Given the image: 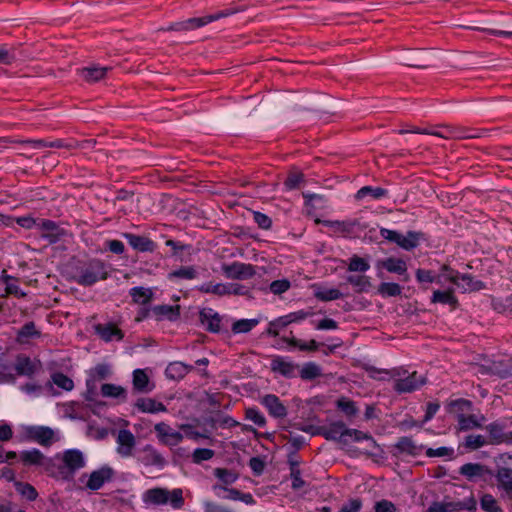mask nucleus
<instances>
[{
	"mask_svg": "<svg viewBox=\"0 0 512 512\" xmlns=\"http://www.w3.org/2000/svg\"><path fill=\"white\" fill-rule=\"evenodd\" d=\"M260 403L267 409L270 416L274 418H284L287 416V408L281 402L278 396L266 394L260 398Z\"/></svg>",
	"mask_w": 512,
	"mask_h": 512,
	"instance_id": "16",
	"label": "nucleus"
},
{
	"mask_svg": "<svg viewBox=\"0 0 512 512\" xmlns=\"http://www.w3.org/2000/svg\"><path fill=\"white\" fill-rule=\"evenodd\" d=\"M370 268V264L357 255H354L349 260L348 271L350 272H366Z\"/></svg>",
	"mask_w": 512,
	"mask_h": 512,
	"instance_id": "53",
	"label": "nucleus"
},
{
	"mask_svg": "<svg viewBox=\"0 0 512 512\" xmlns=\"http://www.w3.org/2000/svg\"><path fill=\"white\" fill-rule=\"evenodd\" d=\"M199 319L208 332L219 333L221 331L222 318L212 308H203L199 312Z\"/></svg>",
	"mask_w": 512,
	"mask_h": 512,
	"instance_id": "18",
	"label": "nucleus"
},
{
	"mask_svg": "<svg viewBox=\"0 0 512 512\" xmlns=\"http://www.w3.org/2000/svg\"><path fill=\"white\" fill-rule=\"evenodd\" d=\"M314 296L323 302L337 300L343 297V294L336 288H325L322 286L314 287Z\"/></svg>",
	"mask_w": 512,
	"mask_h": 512,
	"instance_id": "35",
	"label": "nucleus"
},
{
	"mask_svg": "<svg viewBox=\"0 0 512 512\" xmlns=\"http://www.w3.org/2000/svg\"><path fill=\"white\" fill-rule=\"evenodd\" d=\"M362 508V500L359 498L350 499L342 506L339 512H359Z\"/></svg>",
	"mask_w": 512,
	"mask_h": 512,
	"instance_id": "64",
	"label": "nucleus"
},
{
	"mask_svg": "<svg viewBox=\"0 0 512 512\" xmlns=\"http://www.w3.org/2000/svg\"><path fill=\"white\" fill-rule=\"evenodd\" d=\"M321 376V368L314 362L304 364L300 370V377L303 380H313Z\"/></svg>",
	"mask_w": 512,
	"mask_h": 512,
	"instance_id": "51",
	"label": "nucleus"
},
{
	"mask_svg": "<svg viewBox=\"0 0 512 512\" xmlns=\"http://www.w3.org/2000/svg\"><path fill=\"white\" fill-rule=\"evenodd\" d=\"M101 394L103 397L120 399L122 401L127 396L125 388L111 383H105L101 386Z\"/></svg>",
	"mask_w": 512,
	"mask_h": 512,
	"instance_id": "36",
	"label": "nucleus"
},
{
	"mask_svg": "<svg viewBox=\"0 0 512 512\" xmlns=\"http://www.w3.org/2000/svg\"><path fill=\"white\" fill-rule=\"evenodd\" d=\"M325 226H328L335 233L347 234L351 233L356 226L359 225L357 220H346V221H330V220H318Z\"/></svg>",
	"mask_w": 512,
	"mask_h": 512,
	"instance_id": "31",
	"label": "nucleus"
},
{
	"mask_svg": "<svg viewBox=\"0 0 512 512\" xmlns=\"http://www.w3.org/2000/svg\"><path fill=\"white\" fill-rule=\"evenodd\" d=\"M511 361L510 360H501V361H494L492 362L488 369L489 372L492 375L498 376L502 379H508L509 373L508 370L510 369Z\"/></svg>",
	"mask_w": 512,
	"mask_h": 512,
	"instance_id": "42",
	"label": "nucleus"
},
{
	"mask_svg": "<svg viewBox=\"0 0 512 512\" xmlns=\"http://www.w3.org/2000/svg\"><path fill=\"white\" fill-rule=\"evenodd\" d=\"M448 280L462 289L463 292L479 291L485 288V284L482 281L474 279L470 274L452 272V274L448 276Z\"/></svg>",
	"mask_w": 512,
	"mask_h": 512,
	"instance_id": "8",
	"label": "nucleus"
},
{
	"mask_svg": "<svg viewBox=\"0 0 512 512\" xmlns=\"http://www.w3.org/2000/svg\"><path fill=\"white\" fill-rule=\"evenodd\" d=\"M496 480L498 488L503 491H509L512 489V468L507 466H501L497 468Z\"/></svg>",
	"mask_w": 512,
	"mask_h": 512,
	"instance_id": "33",
	"label": "nucleus"
},
{
	"mask_svg": "<svg viewBox=\"0 0 512 512\" xmlns=\"http://www.w3.org/2000/svg\"><path fill=\"white\" fill-rule=\"evenodd\" d=\"M40 367L41 364L39 362L31 360L25 355H19L16 358L14 370L18 375L31 377L40 369Z\"/></svg>",
	"mask_w": 512,
	"mask_h": 512,
	"instance_id": "24",
	"label": "nucleus"
},
{
	"mask_svg": "<svg viewBox=\"0 0 512 512\" xmlns=\"http://www.w3.org/2000/svg\"><path fill=\"white\" fill-rule=\"evenodd\" d=\"M19 53L16 48H8L6 45L0 46V63L11 64L12 62L23 61L18 57Z\"/></svg>",
	"mask_w": 512,
	"mask_h": 512,
	"instance_id": "50",
	"label": "nucleus"
},
{
	"mask_svg": "<svg viewBox=\"0 0 512 512\" xmlns=\"http://www.w3.org/2000/svg\"><path fill=\"white\" fill-rule=\"evenodd\" d=\"M259 323L258 319H240L232 324L234 334L248 333Z\"/></svg>",
	"mask_w": 512,
	"mask_h": 512,
	"instance_id": "47",
	"label": "nucleus"
},
{
	"mask_svg": "<svg viewBox=\"0 0 512 512\" xmlns=\"http://www.w3.org/2000/svg\"><path fill=\"white\" fill-rule=\"evenodd\" d=\"M226 13H217L213 15H207L203 17H193L183 21L175 22L170 24L165 31H188L196 28H200L212 21L218 20L223 16H226Z\"/></svg>",
	"mask_w": 512,
	"mask_h": 512,
	"instance_id": "4",
	"label": "nucleus"
},
{
	"mask_svg": "<svg viewBox=\"0 0 512 512\" xmlns=\"http://www.w3.org/2000/svg\"><path fill=\"white\" fill-rule=\"evenodd\" d=\"M20 459L26 466H44L46 470L52 465L51 459H47L45 455L36 448L22 451L20 453Z\"/></svg>",
	"mask_w": 512,
	"mask_h": 512,
	"instance_id": "19",
	"label": "nucleus"
},
{
	"mask_svg": "<svg viewBox=\"0 0 512 512\" xmlns=\"http://www.w3.org/2000/svg\"><path fill=\"white\" fill-rule=\"evenodd\" d=\"M246 419L252 421L259 427H263L266 424V418L264 415L256 408H247L245 411Z\"/></svg>",
	"mask_w": 512,
	"mask_h": 512,
	"instance_id": "61",
	"label": "nucleus"
},
{
	"mask_svg": "<svg viewBox=\"0 0 512 512\" xmlns=\"http://www.w3.org/2000/svg\"><path fill=\"white\" fill-rule=\"evenodd\" d=\"M215 452L208 448H197L194 450L192 458L194 463L210 460L214 457Z\"/></svg>",
	"mask_w": 512,
	"mask_h": 512,
	"instance_id": "62",
	"label": "nucleus"
},
{
	"mask_svg": "<svg viewBox=\"0 0 512 512\" xmlns=\"http://www.w3.org/2000/svg\"><path fill=\"white\" fill-rule=\"evenodd\" d=\"M380 265L390 273L405 275L404 281L409 280L406 262L399 258L389 257L380 262Z\"/></svg>",
	"mask_w": 512,
	"mask_h": 512,
	"instance_id": "28",
	"label": "nucleus"
},
{
	"mask_svg": "<svg viewBox=\"0 0 512 512\" xmlns=\"http://www.w3.org/2000/svg\"><path fill=\"white\" fill-rule=\"evenodd\" d=\"M198 277L197 269L194 266H181L168 274V279L193 280Z\"/></svg>",
	"mask_w": 512,
	"mask_h": 512,
	"instance_id": "40",
	"label": "nucleus"
},
{
	"mask_svg": "<svg viewBox=\"0 0 512 512\" xmlns=\"http://www.w3.org/2000/svg\"><path fill=\"white\" fill-rule=\"evenodd\" d=\"M472 407V403L466 399H456L452 400L448 404V411L450 413H455L457 416L459 413L464 414V412L469 411Z\"/></svg>",
	"mask_w": 512,
	"mask_h": 512,
	"instance_id": "52",
	"label": "nucleus"
},
{
	"mask_svg": "<svg viewBox=\"0 0 512 512\" xmlns=\"http://www.w3.org/2000/svg\"><path fill=\"white\" fill-rule=\"evenodd\" d=\"M38 229L41 231L42 238L50 244L58 242L64 235L65 230L60 228L54 221L42 219L38 222Z\"/></svg>",
	"mask_w": 512,
	"mask_h": 512,
	"instance_id": "13",
	"label": "nucleus"
},
{
	"mask_svg": "<svg viewBox=\"0 0 512 512\" xmlns=\"http://www.w3.org/2000/svg\"><path fill=\"white\" fill-rule=\"evenodd\" d=\"M108 70L107 66H83L77 69V74L87 82H95L102 79Z\"/></svg>",
	"mask_w": 512,
	"mask_h": 512,
	"instance_id": "26",
	"label": "nucleus"
},
{
	"mask_svg": "<svg viewBox=\"0 0 512 512\" xmlns=\"http://www.w3.org/2000/svg\"><path fill=\"white\" fill-rule=\"evenodd\" d=\"M143 500L152 505L170 504L174 509H181L184 505L183 492L179 488L172 491L165 488L149 489L144 493Z\"/></svg>",
	"mask_w": 512,
	"mask_h": 512,
	"instance_id": "2",
	"label": "nucleus"
},
{
	"mask_svg": "<svg viewBox=\"0 0 512 512\" xmlns=\"http://www.w3.org/2000/svg\"><path fill=\"white\" fill-rule=\"evenodd\" d=\"M130 296L133 302L137 304H147L151 301L153 292L149 288L133 287L130 290Z\"/></svg>",
	"mask_w": 512,
	"mask_h": 512,
	"instance_id": "43",
	"label": "nucleus"
},
{
	"mask_svg": "<svg viewBox=\"0 0 512 512\" xmlns=\"http://www.w3.org/2000/svg\"><path fill=\"white\" fill-rule=\"evenodd\" d=\"M135 407L143 413H158L167 410L162 402H158L152 398H139L135 403Z\"/></svg>",
	"mask_w": 512,
	"mask_h": 512,
	"instance_id": "29",
	"label": "nucleus"
},
{
	"mask_svg": "<svg viewBox=\"0 0 512 512\" xmlns=\"http://www.w3.org/2000/svg\"><path fill=\"white\" fill-rule=\"evenodd\" d=\"M346 433H347V439L348 440L352 439L355 442H360V441H363V440H367V441H369L371 443L372 447L376 446V441L374 440V438L369 433H365L363 431H360V430H357V429H351V428H348Z\"/></svg>",
	"mask_w": 512,
	"mask_h": 512,
	"instance_id": "56",
	"label": "nucleus"
},
{
	"mask_svg": "<svg viewBox=\"0 0 512 512\" xmlns=\"http://www.w3.org/2000/svg\"><path fill=\"white\" fill-rule=\"evenodd\" d=\"M347 429L348 428L344 422L336 421L328 426L319 427L317 431L313 432V434L321 435L329 441H337L341 444L347 445L349 443L346 433Z\"/></svg>",
	"mask_w": 512,
	"mask_h": 512,
	"instance_id": "6",
	"label": "nucleus"
},
{
	"mask_svg": "<svg viewBox=\"0 0 512 512\" xmlns=\"http://www.w3.org/2000/svg\"><path fill=\"white\" fill-rule=\"evenodd\" d=\"M18 339L22 341L23 339L40 337L41 333L36 329L34 322H28L21 327L18 331Z\"/></svg>",
	"mask_w": 512,
	"mask_h": 512,
	"instance_id": "55",
	"label": "nucleus"
},
{
	"mask_svg": "<svg viewBox=\"0 0 512 512\" xmlns=\"http://www.w3.org/2000/svg\"><path fill=\"white\" fill-rule=\"evenodd\" d=\"M15 485L17 491L28 500L33 501L37 498L38 493L31 484L17 482Z\"/></svg>",
	"mask_w": 512,
	"mask_h": 512,
	"instance_id": "60",
	"label": "nucleus"
},
{
	"mask_svg": "<svg viewBox=\"0 0 512 512\" xmlns=\"http://www.w3.org/2000/svg\"><path fill=\"white\" fill-rule=\"evenodd\" d=\"M123 237L128 241L129 245L138 252H154L156 250V243L146 236L124 233Z\"/></svg>",
	"mask_w": 512,
	"mask_h": 512,
	"instance_id": "22",
	"label": "nucleus"
},
{
	"mask_svg": "<svg viewBox=\"0 0 512 512\" xmlns=\"http://www.w3.org/2000/svg\"><path fill=\"white\" fill-rule=\"evenodd\" d=\"M346 280L355 288L357 293L367 292L371 287L370 279L365 275H349Z\"/></svg>",
	"mask_w": 512,
	"mask_h": 512,
	"instance_id": "41",
	"label": "nucleus"
},
{
	"mask_svg": "<svg viewBox=\"0 0 512 512\" xmlns=\"http://www.w3.org/2000/svg\"><path fill=\"white\" fill-rule=\"evenodd\" d=\"M133 387L135 390L143 393L151 392L154 385L150 383L149 377L142 369H136L133 372Z\"/></svg>",
	"mask_w": 512,
	"mask_h": 512,
	"instance_id": "30",
	"label": "nucleus"
},
{
	"mask_svg": "<svg viewBox=\"0 0 512 512\" xmlns=\"http://www.w3.org/2000/svg\"><path fill=\"white\" fill-rule=\"evenodd\" d=\"M387 195V190L381 187L364 186L359 189L356 193V198L361 200L367 196H371L373 199H380Z\"/></svg>",
	"mask_w": 512,
	"mask_h": 512,
	"instance_id": "45",
	"label": "nucleus"
},
{
	"mask_svg": "<svg viewBox=\"0 0 512 512\" xmlns=\"http://www.w3.org/2000/svg\"><path fill=\"white\" fill-rule=\"evenodd\" d=\"M198 290L202 293H210L218 296H224L232 293L230 285H226L223 283H204L198 287Z\"/></svg>",
	"mask_w": 512,
	"mask_h": 512,
	"instance_id": "37",
	"label": "nucleus"
},
{
	"mask_svg": "<svg viewBox=\"0 0 512 512\" xmlns=\"http://www.w3.org/2000/svg\"><path fill=\"white\" fill-rule=\"evenodd\" d=\"M462 445L470 451L480 449L484 446H488L489 443L486 436L481 434H470L464 438Z\"/></svg>",
	"mask_w": 512,
	"mask_h": 512,
	"instance_id": "38",
	"label": "nucleus"
},
{
	"mask_svg": "<svg viewBox=\"0 0 512 512\" xmlns=\"http://www.w3.org/2000/svg\"><path fill=\"white\" fill-rule=\"evenodd\" d=\"M480 507L485 512H503L497 499L491 494H483L480 497Z\"/></svg>",
	"mask_w": 512,
	"mask_h": 512,
	"instance_id": "46",
	"label": "nucleus"
},
{
	"mask_svg": "<svg viewBox=\"0 0 512 512\" xmlns=\"http://www.w3.org/2000/svg\"><path fill=\"white\" fill-rule=\"evenodd\" d=\"M52 381L59 388L71 391L74 387L73 380L63 373H55L52 375Z\"/></svg>",
	"mask_w": 512,
	"mask_h": 512,
	"instance_id": "59",
	"label": "nucleus"
},
{
	"mask_svg": "<svg viewBox=\"0 0 512 512\" xmlns=\"http://www.w3.org/2000/svg\"><path fill=\"white\" fill-rule=\"evenodd\" d=\"M156 315L166 317L168 320H176L179 316V306L159 305L153 308Z\"/></svg>",
	"mask_w": 512,
	"mask_h": 512,
	"instance_id": "49",
	"label": "nucleus"
},
{
	"mask_svg": "<svg viewBox=\"0 0 512 512\" xmlns=\"http://www.w3.org/2000/svg\"><path fill=\"white\" fill-rule=\"evenodd\" d=\"M26 440L35 442L43 447H50L59 440L57 433L48 426L31 425L24 428Z\"/></svg>",
	"mask_w": 512,
	"mask_h": 512,
	"instance_id": "3",
	"label": "nucleus"
},
{
	"mask_svg": "<svg viewBox=\"0 0 512 512\" xmlns=\"http://www.w3.org/2000/svg\"><path fill=\"white\" fill-rule=\"evenodd\" d=\"M303 180L304 175L301 172H291L284 181V185L288 190L296 189Z\"/></svg>",
	"mask_w": 512,
	"mask_h": 512,
	"instance_id": "63",
	"label": "nucleus"
},
{
	"mask_svg": "<svg viewBox=\"0 0 512 512\" xmlns=\"http://www.w3.org/2000/svg\"><path fill=\"white\" fill-rule=\"evenodd\" d=\"M395 447L400 452H405L410 455H416L417 454V446L414 443V441L410 437H401L399 438L398 442L396 443Z\"/></svg>",
	"mask_w": 512,
	"mask_h": 512,
	"instance_id": "54",
	"label": "nucleus"
},
{
	"mask_svg": "<svg viewBox=\"0 0 512 512\" xmlns=\"http://www.w3.org/2000/svg\"><path fill=\"white\" fill-rule=\"evenodd\" d=\"M336 407L348 417H354L359 412L356 403L347 397L339 398L336 401Z\"/></svg>",
	"mask_w": 512,
	"mask_h": 512,
	"instance_id": "44",
	"label": "nucleus"
},
{
	"mask_svg": "<svg viewBox=\"0 0 512 512\" xmlns=\"http://www.w3.org/2000/svg\"><path fill=\"white\" fill-rule=\"evenodd\" d=\"M270 368L275 373H279L286 378H292L295 376L298 365L282 356H274L271 360Z\"/></svg>",
	"mask_w": 512,
	"mask_h": 512,
	"instance_id": "23",
	"label": "nucleus"
},
{
	"mask_svg": "<svg viewBox=\"0 0 512 512\" xmlns=\"http://www.w3.org/2000/svg\"><path fill=\"white\" fill-rule=\"evenodd\" d=\"M192 370V365H187L180 361H174L169 363L166 367L165 375L171 380H181Z\"/></svg>",
	"mask_w": 512,
	"mask_h": 512,
	"instance_id": "27",
	"label": "nucleus"
},
{
	"mask_svg": "<svg viewBox=\"0 0 512 512\" xmlns=\"http://www.w3.org/2000/svg\"><path fill=\"white\" fill-rule=\"evenodd\" d=\"M471 505L467 506L464 502L457 501V502H443L445 506V510L447 512H459L461 510H475L476 509V501L471 498L470 500Z\"/></svg>",
	"mask_w": 512,
	"mask_h": 512,
	"instance_id": "58",
	"label": "nucleus"
},
{
	"mask_svg": "<svg viewBox=\"0 0 512 512\" xmlns=\"http://www.w3.org/2000/svg\"><path fill=\"white\" fill-rule=\"evenodd\" d=\"M458 431H468L474 428H481L482 424L477 420L475 415H468L459 413L457 416Z\"/></svg>",
	"mask_w": 512,
	"mask_h": 512,
	"instance_id": "39",
	"label": "nucleus"
},
{
	"mask_svg": "<svg viewBox=\"0 0 512 512\" xmlns=\"http://www.w3.org/2000/svg\"><path fill=\"white\" fill-rule=\"evenodd\" d=\"M378 293L383 297H396L401 295L402 288L393 282H383L378 286Z\"/></svg>",
	"mask_w": 512,
	"mask_h": 512,
	"instance_id": "48",
	"label": "nucleus"
},
{
	"mask_svg": "<svg viewBox=\"0 0 512 512\" xmlns=\"http://www.w3.org/2000/svg\"><path fill=\"white\" fill-rule=\"evenodd\" d=\"M214 475L226 485L234 483L238 478L236 473L226 468L214 469Z\"/></svg>",
	"mask_w": 512,
	"mask_h": 512,
	"instance_id": "57",
	"label": "nucleus"
},
{
	"mask_svg": "<svg viewBox=\"0 0 512 512\" xmlns=\"http://www.w3.org/2000/svg\"><path fill=\"white\" fill-rule=\"evenodd\" d=\"M223 271L227 278L239 280L249 279L255 274L253 265L240 262L225 265Z\"/></svg>",
	"mask_w": 512,
	"mask_h": 512,
	"instance_id": "14",
	"label": "nucleus"
},
{
	"mask_svg": "<svg viewBox=\"0 0 512 512\" xmlns=\"http://www.w3.org/2000/svg\"><path fill=\"white\" fill-rule=\"evenodd\" d=\"M117 452L122 457H130L136 445L135 436L129 430L122 429L119 431L117 440Z\"/></svg>",
	"mask_w": 512,
	"mask_h": 512,
	"instance_id": "21",
	"label": "nucleus"
},
{
	"mask_svg": "<svg viewBox=\"0 0 512 512\" xmlns=\"http://www.w3.org/2000/svg\"><path fill=\"white\" fill-rule=\"evenodd\" d=\"M308 316V312H305L304 310H298L287 315L278 317L269 322L266 334L272 337H277L279 335L280 329H283L292 323L305 320Z\"/></svg>",
	"mask_w": 512,
	"mask_h": 512,
	"instance_id": "5",
	"label": "nucleus"
},
{
	"mask_svg": "<svg viewBox=\"0 0 512 512\" xmlns=\"http://www.w3.org/2000/svg\"><path fill=\"white\" fill-rule=\"evenodd\" d=\"M459 473L470 482L485 481L492 473L481 463H466L459 468Z\"/></svg>",
	"mask_w": 512,
	"mask_h": 512,
	"instance_id": "9",
	"label": "nucleus"
},
{
	"mask_svg": "<svg viewBox=\"0 0 512 512\" xmlns=\"http://www.w3.org/2000/svg\"><path fill=\"white\" fill-rule=\"evenodd\" d=\"M0 142H4V143H19V144L29 145L33 149H41V148H45V147L76 149V145H77L76 144V140H71V141L65 142V141H63L61 139H57L55 141L48 142V141H45V140H42V139H37V140H32V139L12 140V139H9V138H0Z\"/></svg>",
	"mask_w": 512,
	"mask_h": 512,
	"instance_id": "7",
	"label": "nucleus"
},
{
	"mask_svg": "<svg viewBox=\"0 0 512 512\" xmlns=\"http://www.w3.org/2000/svg\"><path fill=\"white\" fill-rule=\"evenodd\" d=\"M140 462L145 466H155L162 469L166 465L165 458L151 445H146L142 450Z\"/></svg>",
	"mask_w": 512,
	"mask_h": 512,
	"instance_id": "25",
	"label": "nucleus"
},
{
	"mask_svg": "<svg viewBox=\"0 0 512 512\" xmlns=\"http://www.w3.org/2000/svg\"><path fill=\"white\" fill-rule=\"evenodd\" d=\"M426 382L425 377L413 372L405 378L395 380L393 388L398 393H411L419 389Z\"/></svg>",
	"mask_w": 512,
	"mask_h": 512,
	"instance_id": "10",
	"label": "nucleus"
},
{
	"mask_svg": "<svg viewBox=\"0 0 512 512\" xmlns=\"http://www.w3.org/2000/svg\"><path fill=\"white\" fill-rule=\"evenodd\" d=\"M506 426L500 421H494L485 426L488 433L486 439L489 445H499L502 443H509L508 432H505Z\"/></svg>",
	"mask_w": 512,
	"mask_h": 512,
	"instance_id": "17",
	"label": "nucleus"
},
{
	"mask_svg": "<svg viewBox=\"0 0 512 512\" xmlns=\"http://www.w3.org/2000/svg\"><path fill=\"white\" fill-rule=\"evenodd\" d=\"M62 460L70 476L85 466L83 453L77 449L65 451Z\"/></svg>",
	"mask_w": 512,
	"mask_h": 512,
	"instance_id": "20",
	"label": "nucleus"
},
{
	"mask_svg": "<svg viewBox=\"0 0 512 512\" xmlns=\"http://www.w3.org/2000/svg\"><path fill=\"white\" fill-rule=\"evenodd\" d=\"M158 439L164 445L173 447L178 445L183 440V435L173 430L168 424L164 422L157 423L154 426Z\"/></svg>",
	"mask_w": 512,
	"mask_h": 512,
	"instance_id": "11",
	"label": "nucleus"
},
{
	"mask_svg": "<svg viewBox=\"0 0 512 512\" xmlns=\"http://www.w3.org/2000/svg\"><path fill=\"white\" fill-rule=\"evenodd\" d=\"M109 276L107 264L98 258H92L77 268L74 280L81 286H92Z\"/></svg>",
	"mask_w": 512,
	"mask_h": 512,
	"instance_id": "1",
	"label": "nucleus"
},
{
	"mask_svg": "<svg viewBox=\"0 0 512 512\" xmlns=\"http://www.w3.org/2000/svg\"><path fill=\"white\" fill-rule=\"evenodd\" d=\"M431 302L447 304L451 306L453 309L457 308L458 306V300L454 295L453 289H448L445 291L435 290L431 297Z\"/></svg>",
	"mask_w": 512,
	"mask_h": 512,
	"instance_id": "32",
	"label": "nucleus"
},
{
	"mask_svg": "<svg viewBox=\"0 0 512 512\" xmlns=\"http://www.w3.org/2000/svg\"><path fill=\"white\" fill-rule=\"evenodd\" d=\"M93 328L95 334L105 342L121 341L124 337L122 330L113 322L98 323Z\"/></svg>",
	"mask_w": 512,
	"mask_h": 512,
	"instance_id": "15",
	"label": "nucleus"
},
{
	"mask_svg": "<svg viewBox=\"0 0 512 512\" xmlns=\"http://www.w3.org/2000/svg\"><path fill=\"white\" fill-rule=\"evenodd\" d=\"M113 476V469L109 466H103L100 469L91 472L86 482V487L93 491L99 490L106 482L111 481Z\"/></svg>",
	"mask_w": 512,
	"mask_h": 512,
	"instance_id": "12",
	"label": "nucleus"
},
{
	"mask_svg": "<svg viewBox=\"0 0 512 512\" xmlns=\"http://www.w3.org/2000/svg\"><path fill=\"white\" fill-rule=\"evenodd\" d=\"M422 233L416 231H408L406 235L400 234L397 245L404 250L410 251L419 245Z\"/></svg>",
	"mask_w": 512,
	"mask_h": 512,
	"instance_id": "34",
	"label": "nucleus"
}]
</instances>
